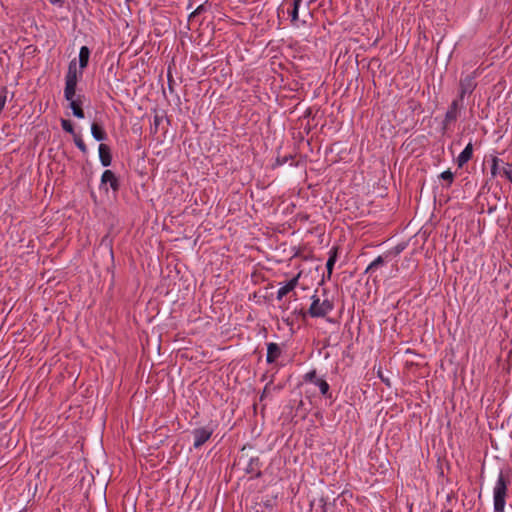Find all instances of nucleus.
I'll use <instances>...</instances> for the list:
<instances>
[{"label":"nucleus","mask_w":512,"mask_h":512,"mask_svg":"<svg viewBox=\"0 0 512 512\" xmlns=\"http://www.w3.org/2000/svg\"><path fill=\"white\" fill-rule=\"evenodd\" d=\"M460 101V99H455L449 106L443 120L444 128H447L451 123L457 120L460 110Z\"/></svg>","instance_id":"nucleus-5"},{"label":"nucleus","mask_w":512,"mask_h":512,"mask_svg":"<svg viewBox=\"0 0 512 512\" xmlns=\"http://www.w3.org/2000/svg\"><path fill=\"white\" fill-rule=\"evenodd\" d=\"M51 4L62 6L63 0H49Z\"/></svg>","instance_id":"nucleus-26"},{"label":"nucleus","mask_w":512,"mask_h":512,"mask_svg":"<svg viewBox=\"0 0 512 512\" xmlns=\"http://www.w3.org/2000/svg\"><path fill=\"white\" fill-rule=\"evenodd\" d=\"M91 134L96 141H104L107 138L106 132L104 131L102 126H100L97 123H92Z\"/></svg>","instance_id":"nucleus-14"},{"label":"nucleus","mask_w":512,"mask_h":512,"mask_svg":"<svg viewBox=\"0 0 512 512\" xmlns=\"http://www.w3.org/2000/svg\"><path fill=\"white\" fill-rule=\"evenodd\" d=\"M300 274L290 279L288 282L283 284L277 291V300H282L284 296H286L289 292L293 291L298 285Z\"/></svg>","instance_id":"nucleus-8"},{"label":"nucleus","mask_w":512,"mask_h":512,"mask_svg":"<svg viewBox=\"0 0 512 512\" xmlns=\"http://www.w3.org/2000/svg\"><path fill=\"white\" fill-rule=\"evenodd\" d=\"M107 184L110 185L113 191H117L119 189L118 179L114 172L111 170H105L101 176V187Z\"/></svg>","instance_id":"nucleus-9"},{"label":"nucleus","mask_w":512,"mask_h":512,"mask_svg":"<svg viewBox=\"0 0 512 512\" xmlns=\"http://www.w3.org/2000/svg\"><path fill=\"white\" fill-rule=\"evenodd\" d=\"M282 350L277 343L270 342L267 344L266 362L272 364L281 356Z\"/></svg>","instance_id":"nucleus-10"},{"label":"nucleus","mask_w":512,"mask_h":512,"mask_svg":"<svg viewBox=\"0 0 512 512\" xmlns=\"http://www.w3.org/2000/svg\"><path fill=\"white\" fill-rule=\"evenodd\" d=\"M320 509H321V511H317V512H326L324 504L320 505Z\"/></svg>","instance_id":"nucleus-27"},{"label":"nucleus","mask_w":512,"mask_h":512,"mask_svg":"<svg viewBox=\"0 0 512 512\" xmlns=\"http://www.w3.org/2000/svg\"><path fill=\"white\" fill-rule=\"evenodd\" d=\"M8 90L6 87H0V113L7 102Z\"/></svg>","instance_id":"nucleus-18"},{"label":"nucleus","mask_w":512,"mask_h":512,"mask_svg":"<svg viewBox=\"0 0 512 512\" xmlns=\"http://www.w3.org/2000/svg\"><path fill=\"white\" fill-rule=\"evenodd\" d=\"M213 434V429L209 427H200L192 431L194 438L193 446L195 449L200 448Z\"/></svg>","instance_id":"nucleus-4"},{"label":"nucleus","mask_w":512,"mask_h":512,"mask_svg":"<svg viewBox=\"0 0 512 512\" xmlns=\"http://www.w3.org/2000/svg\"><path fill=\"white\" fill-rule=\"evenodd\" d=\"M439 177L447 182V186H450L454 180V174L450 170L442 172Z\"/></svg>","instance_id":"nucleus-19"},{"label":"nucleus","mask_w":512,"mask_h":512,"mask_svg":"<svg viewBox=\"0 0 512 512\" xmlns=\"http://www.w3.org/2000/svg\"><path fill=\"white\" fill-rule=\"evenodd\" d=\"M73 115L79 119H83L85 117L84 111L81 107L78 109H74Z\"/></svg>","instance_id":"nucleus-24"},{"label":"nucleus","mask_w":512,"mask_h":512,"mask_svg":"<svg viewBox=\"0 0 512 512\" xmlns=\"http://www.w3.org/2000/svg\"><path fill=\"white\" fill-rule=\"evenodd\" d=\"M302 4V0H294L293 2V8L291 10L290 17L292 22H296L299 20V8Z\"/></svg>","instance_id":"nucleus-17"},{"label":"nucleus","mask_w":512,"mask_h":512,"mask_svg":"<svg viewBox=\"0 0 512 512\" xmlns=\"http://www.w3.org/2000/svg\"><path fill=\"white\" fill-rule=\"evenodd\" d=\"M61 126H62V129L65 132L70 133V134H74L73 125H72V123L69 120L62 119L61 120Z\"/></svg>","instance_id":"nucleus-20"},{"label":"nucleus","mask_w":512,"mask_h":512,"mask_svg":"<svg viewBox=\"0 0 512 512\" xmlns=\"http://www.w3.org/2000/svg\"><path fill=\"white\" fill-rule=\"evenodd\" d=\"M503 174L508 181L512 183V164H506L503 168Z\"/></svg>","instance_id":"nucleus-22"},{"label":"nucleus","mask_w":512,"mask_h":512,"mask_svg":"<svg viewBox=\"0 0 512 512\" xmlns=\"http://www.w3.org/2000/svg\"><path fill=\"white\" fill-rule=\"evenodd\" d=\"M500 159L498 157L492 158V165H491V175L494 177L498 173V163Z\"/></svg>","instance_id":"nucleus-23"},{"label":"nucleus","mask_w":512,"mask_h":512,"mask_svg":"<svg viewBox=\"0 0 512 512\" xmlns=\"http://www.w3.org/2000/svg\"><path fill=\"white\" fill-rule=\"evenodd\" d=\"M304 379L305 381L311 382L314 385H316L319 388L322 395H327L329 391V384L327 383L326 380L318 378L315 370L306 373Z\"/></svg>","instance_id":"nucleus-6"},{"label":"nucleus","mask_w":512,"mask_h":512,"mask_svg":"<svg viewBox=\"0 0 512 512\" xmlns=\"http://www.w3.org/2000/svg\"><path fill=\"white\" fill-rule=\"evenodd\" d=\"M335 307L334 296L327 288L316 289L311 296V304L308 314L312 318H324L330 314Z\"/></svg>","instance_id":"nucleus-1"},{"label":"nucleus","mask_w":512,"mask_h":512,"mask_svg":"<svg viewBox=\"0 0 512 512\" xmlns=\"http://www.w3.org/2000/svg\"><path fill=\"white\" fill-rule=\"evenodd\" d=\"M384 264H385V257L380 255L367 266L365 273H370V272L374 271L376 268H378Z\"/></svg>","instance_id":"nucleus-16"},{"label":"nucleus","mask_w":512,"mask_h":512,"mask_svg":"<svg viewBox=\"0 0 512 512\" xmlns=\"http://www.w3.org/2000/svg\"><path fill=\"white\" fill-rule=\"evenodd\" d=\"M508 481L505 479L502 472L499 473L498 478L493 487V505L495 512H503L506 504Z\"/></svg>","instance_id":"nucleus-3"},{"label":"nucleus","mask_w":512,"mask_h":512,"mask_svg":"<svg viewBox=\"0 0 512 512\" xmlns=\"http://www.w3.org/2000/svg\"><path fill=\"white\" fill-rule=\"evenodd\" d=\"M90 58V49L87 46H82L79 51V67L80 69L77 71L83 73V69L88 66Z\"/></svg>","instance_id":"nucleus-13"},{"label":"nucleus","mask_w":512,"mask_h":512,"mask_svg":"<svg viewBox=\"0 0 512 512\" xmlns=\"http://www.w3.org/2000/svg\"><path fill=\"white\" fill-rule=\"evenodd\" d=\"M336 260H337V252H336V249H331L330 252H329V258L326 262V269H327V276L326 278L327 279H330L331 278V275H332V272H333V267L336 263Z\"/></svg>","instance_id":"nucleus-15"},{"label":"nucleus","mask_w":512,"mask_h":512,"mask_svg":"<svg viewBox=\"0 0 512 512\" xmlns=\"http://www.w3.org/2000/svg\"><path fill=\"white\" fill-rule=\"evenodd\" d=\"M476 87V83L474 81V77L471 75H467L463 79L460 80V94L459 99L463 100L465 95L471 94Z\"/></svg>","instance_id":"nucleus-7"},{"label":"nucleus","mask_w":512,"mask_h":512,"mask_svg":"<svg viewBox=\"0 0 512 512\" xmlns=\"http://www.w3.org/2000/svg\"><path fill=\"white\" fill-rule=\"evenodd\" d=\"M81 77L82 72L77 71L76 59L71 60L65 75L64 98L69 102V107L73 112L74 109L81 107V101L75 98L77 83Z\"/></svg>","instance_id":"nucleus-2"},{"label":"nucleus","mask_w":512,"mask_h":512,"mask_svg":"<svg viewBox=\"0 0 512 512\" xmlns=\"http://www.w3.org/2000/svg\"><path fill=\"white\" fill-rule=\"evenodd\" d=\"M75 145L83 152L87 153V147L80 136H74Z\"/></svg>","instance_id":"nucleus-21"},{"label":"nucleus","mask_w":512,"mask_h":512,"mask_svg":"<svg viewBox=\"0 0 512 512\" xmlns=\"http://www.w3.org/2000/svg\"><path fill=\"white\" fill-rule=\"evenodd\" d=\"M98 152H99V159H100L101 164L104 167L110 166L111 162H112L110 148L106 144L102 143L99 145Z\"/></svg>","instance_id":"nucleus-11"},{"label":"nucleus","mask_w":512,"mask_h":512,"mask_svg":"<svg viewBox=\"0 0 512 512\" xmlns=\"http://www.w3.org/2000/svg\"><path fill=\"white\" fill-rule=\"evenodd\" d=\"M203 10V5L198 6L191 14L190 18L194 17L195 15L199 14Z\"/></svg>","instance_id":"nucleus-25"},{"label":"nucleus","mask_w":512,"mask_h":512,"mask_svg":"<svg viewBox=\"0 0 512 512\" xmlns=\"http://www.w3.org/2000/svg\"><path fill=\"white\" fill-rule=\"evenodd\" d=\"M473 155V145L469 142L463 151L457 157V165L459 168L463 167Z\"/></svg>","instance_id":"nucleus-12"}]
</instances>
